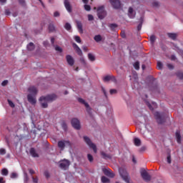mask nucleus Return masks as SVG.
<instances>
[{"label":"nucleus","mask_w":183,"mask_h":183,"mask_svg":"<svg viewBox=\"0 0 183 183\" xmlns=\"http://www.w3.org/2000/svg\"><path fill=\"white\" fill-rule=\"evenodd\" d=\"M29 94L27 96V99L30 104H36V94H38V89L35 86H31L28 89Z\"/></svg>","instance_id":"nucleus-1"},{"label":"nucleus","mask_w":183,"mask_h":183,"mask_svg":"<svg viewBox=\"0 0 183 183\" xmlns=\"http://www.w3.org/2000/svg\"><path fill=\"white\" fill-rule=\"evenodd\" d=\"M56 98V95H55V94L48 95L46 97H41L40 98L39 101H40L42 108H47L48 102H52V101H55Z\"/></svg>","instance_id":"nucleus-2"},{"label":"nucleus","mask_w":183,"mask_h":183,"mask_svg":"<svg viewBox=\"0 0 183 183\" xmlns=\"http://www.w3.org/2000/svg\"><path fill=\"white\" fill-rule=\"evenodd\" d=\"M119 172L122 179L125 181V182L129 183V176L128 175V172H127V170L124 168H120L119 169Z\"/></svg>","instance_id":"nucleus-3"},{"label":"nucleus","mask_w":183,"mask_h":183,"mask_svg":"<svg viewBox=\"0 0 183 183\" xmlns=\"http://www.w3.org/2000/svg\"><path fill=\"white\" fill-rule=\"evenodd\" d=\"M97 15L99 19H104L107 16V11H105L104 6H100L97 9Z\"/></svg>","instance_id":"nucleus-4"},{"label":"nucleus","mask_w":183,"mask_h":183,"mask_svg":"<svg viewBox=\"0 0 183 183\" xmlns=\"http://www.w3.org/2000/svg\"><path fill=\"white\" fill-rule=\"evenodd\" d=\"M58 147L59 148H60V149H64L65 147L71 148V142H69V141L63 140V141H59L58 142Z\"/></svg>","instance_id":"nucleus-5"},{"label":"nucleus","mask_w":183,"mask_h":183,"mask_svg":"<svg viewBox=\"0 0 183 183\" xmlns=\"http://www.w3.org/2000/svg\"><path fill=\"white\" fill-rule=\"evenodd\" d=\"M84 139L87 145H89V148H92L94 152L97 154V146H95V144L91 142V139H89V138L87 137H84Z\"/></svg>","instance_id":"nucleus-6"},{"label":"nucleus","mask_w":183,"mask_h":183,"mask_svg":"<svg viewBox=\"0 0 183 183\" xmlns=\"http://www.w3.org/2000/svg\"><path fill=\"white\" fill-rule=\"evenodd\" d=\"M140 174L142 175V178H143V179H144V181H151V176L149 174H148V172H147V171H145V169H142Z\"/></svg>","instance_id":"nucleus-7"},{"label":"nucleus","mask_w":183,"mask_h":183,"mask_svg":"<svg viewBox=\"0 0 183 183\" xmlns=\"http://www.w3.org/2000/svg\"><path fill=\"white\" fill-rule=\"evenodd\" d=\"M110 3L114 9H119V8H121V2L119 0H110Z\"/></svg>","instance_id":"nucleus-8"},{"label":"nucleus","mask_w":183,"mask_h":183,"mask_svg":"<svg viewBox=\"0 0 183 183\" xmlns=\"http://www.w3.org/2000/svg\"><path fill=\"white\" fill-rule=\"evenodd\" d=\"M71 125L75 129H79L81 128V124L79 123V120L78 119H73L71 120Z\"/></svg>","instance_id":"nucleus-9"},{"label":"nucleus","mask_w":183,"mask_h":183,"mask_svg":"<svg viewBox=\"0 0 183 183\" xmlns=\"http://www.w3.org/2000/svg\"><path fill=\"white\" fill-rule=\"evenodd\" d=\"M103 172L104 175H107V177H109V178H114V177H115V174H114L109 169H103Z\"/></svg>","instance_id":"nucleus-10"},{"label":"nucleus","mask_w":183,"mask_h":183,"mask_svg":"<svg viewBox=\"0 0 183 183\" xmlns=\"http://www.w3.org/2000/svg\"><path fill=\"white\" fill-rule=\"evenodd\" d=\"M154 117L159 124H162V121H164V115L160 114L158 112H156L154 113Z\"/></svg>","instance_id":"nucleus-11"},{"label":"nucleus","mask_w":183,"mask_h":183,"mask_svg":"<svg viewBox=\"0 0 183 183\" xmlns=\"http://www.w3.org/2000/svg\"><path fill=\"white\" fill-rule=\"evenodd\" d=\"M69 167V161L64 159L60 162V168L61 169H66Z\"/></svg>","instance_id":"nucleus-12"},{"label":"nucleus","mask_w":183,"mask_h":183,"mask_svg":"<svg viewBox=\"0 0 183 183\" xmlns=\"http://www.w3.org/2000/svg\"><path fill=\"white\" fill-rule=\"evenodd\" d=\"M73 47L76 50V52H77L78 55H79L80 56H82V51L81 50L79 46H78V45H76V44L74 43Z\"/></svg>","instance_id":"nucleus-13"},{"label":"nucleus","mask_w":183,"mask_h":183,"mask_svg":"<svg viewBox=\"0 0 183 183\" xmlns=\"http://www.w3.org/2000/svg\"><path fill=\"white\" fill-rule=\"evenodd\" d=\"M103 79L104 82H108V81H114L115 82L117 81L115 77H114L113 76H106L104 77Z\"/></svg>","instance_id":"nucleus-14"},{"label":"nucleus","mask_w":183,"mask_h":183,"mask_svg":"<svg viewBox=\"0 0 183 183\" xmlns=\"http://www.w3.org/2000/svg\"><path fill=\"white\" fill-rule=\"evenodd\" d=\"M64 6L66 9L68 11V12H71V4H69V1L68 0L64 1Z\"/></svg>","instance_id":"nucleus-15"},{"label":"nucleus","mask_w":183,"mask_h":183,"mask_svg":"<svg viewBox=\"0 0 183 183\" xmlns=\"http://www.w3.org/2000/svg\"><path fill=\"white\" fill-rule=\"evenodd\" d=\"M66 58L69 65H71V66L74 65V59L72 58V56H71L70 55H68L66 56Z\"/></svg>","instance_id":"nucleus-16"},{"label":"nucleus","mask_w":183,"mask_h":183,"mask_svg":"<svg viewBox=\"0 0 183 183\" xmlns=\"http://www.w3.org/2000/svg\"><path fill=\"white\" fill-rule=\"evenodd\" d=\"M147 107H149V109H151V111H152L153 109H155V108H157V103L153 102L152 103V104H149V102H147Z\"/></svg>","instance_id":"nucleus-17"},{"label":"nucleus","mask_w":183,"mask_h":183,"mask_svg":"<svg viewBox=\"0 0 183 183\" xmlns=\"http://www.w3.org/2000/svg\"><path fill=\"white\" fill-rule=\"evenodd\" d=\"M128 15H129V18H134L135 13H134V9H132V7H129Z\"/></svg>","instance_id":"nucleus-18"},{"label":"nucleus","mask_w":183,"mask_h":183,"mask_svg":"<svg viewBox=\"0 0 183 183\" xmlns=\"http://www.w3.org/2000/svg\"><path fill=\"white\" fill-rule=\"evenodd\" d=\"M78 101H79V102H80L81 104H84V105H85V107H86L87 111L89 109V105L86 102H85V100H84V99H81V98H79V99H78Z\"/></svg>","instance_id":"nucleus-19"},{"label":"nucleus","mask_w":183,"mask_h":183,"mask_svg":"<svg viewBox=\"0 0 183 183\" xmlns=\"http://www.w3.org/2000/svg\"><path fill=\"white\" fill-rule=\"evenodd\" d=\"M176 138L178 144H181V133L179 131L176 132Z\"/></svg>","instance_id":"nucleus-20"},{"label":"nucleus","mask_w":183,"mask_h":183,"mask_svg":"<svg viewBox=\"0 0 183 183\" xmlns=\"http://www.w3.org/2000/svg\"><path fill=\"white\" fill-rule=\"evenodd\" d=\"M76 25H77V28L79 29V31L80 32V34H82V32H83L82 23H81V21H76Z\"/></svg>","instance_id":"nucleus-21"},{"label":"nucleus","mask_w":183,"mask_h":183,"mask_svg":"<svg viewBox=\"0 0 183 183\" xmlns=\"http://www.w3.org/2000/svg\"><path fill=\"white\" fill-rule=\"evenodd\" d=\"M134 142L136 147H139L141 145V139L139 138H134Z\"/></svg>","instance_id":"nucleus-22"},{"label":"nucleus","mask_w":183,"mask_h":183,"mask_svg":"<svg viewBox=\"0 0 183 183\" xmlns=\"http://www.w3.org/2000/svg\"><path fill=\"white\" fill-rule=\"evenodd\" d=\"M30 154L31 156H33L34 157H38V154H36V152H35V149L31 148L30 149Z\"/></svg>","instance_id":"nucleus-23"},{"label":"nucleus","mask_w":183,"mask_h":183,"mask_svg":"<svg viewBox=\"0 0 183 183\" xmlns=\"http://www.w3.org/2000/svg\"><path fill=\"white\" fill-rule=\"evenodd\" d=\"M35 49V46L33 44V43H30L29 44L27 45V49L29 51H34Z\"/></svg>","instance_id":"nucleus-24"},{"label":"nucleus","mask_w":183,"mask_h":183,"mask_svg":"<svg viewBox=\"0 0 183 183\" xmlns=\"http://www.w3.org/2000/svg\"><path fill=\"white\" fill-rule=\"evenodd\" d=\"M167 35L171 39H177V34L168 33Z\"/></svg>","instance_id":"nucleus-25"},{"label":"nucleus","mask_w":183,"mask_h":183,"mask_svg":"<svg viewBox=\"0 0 183 183\" xmlns=\"http://www.w3.org/2000/svg\"><path fill=\"white\" fill-rule=\"evenodd\" d=\"M102 40V37L101 36V35H97L94 36V41H96V42H99Z\"/></svg>","instance_id":"nucleus-26"},{"label":"nucleus","mask_w":183,"mask_h":183,"mask_svg":"<svg viewBox=\"0 0 183 183\" xmlns=\"http://www.w3.org/2000/svg\"><path fill=\"white\" fill-rule=\"evenodd\" d=\"M88 58H89V59L90 61H95V56H94V54H91V53H89V54H88Z\"/></svg>","instance_id":"nucleus-27"},{"label":"nucleus","mask_w":183,"mask_h":183,"mask_svg":"<svg viewBox=\"0 0 183 183\" xmlns=\"http://www.w3.org/2000/svg\"><path fill=\"white\" fill-rule=\"evenodd\" d=\"M8 174H9L8 169H3L1 170V175H4V177H6V175H8Z\"/></svg>","instance_id":"nucleus-28"},{"label":"nucleus","mask_w":183,"mask_h":183,"mask_svg":"<svg viewBox=\"0 0 183 183\" xmlns=\"http://www.w3.org/2000/svg\"><path fill=\"white\" fill-rule=\"evenodd\" d=\"M102 182H103V183L109 182V179L103 176V177H102Z\"/></svg>","instance_id":"nucleus-29"},{"label":"nucleus","mask_w":183,"mask_h":183,"mask_svg":"<svg viewBox=\"0 0 183 183\" xmlns=\"http://www.w3.org/2000/svg\"><path fill=\"white\" fill-rule=\"evenodd\" d=\"M8 104L9 105V107H11V108H15V104H14V102L12 101H11L10 99H8Z\"/></svg>","instance_id":"nucleus-30"},{"label":"nucleus","mask_w":183,"mask_h":183,"mask_svg":"<svg viewBox=\"0 0 183 183\" xmlns=\"http://www.w3.org/2000/svg\"><path fill=\"white\" fill-rule=\"evenodd\" d=\"M49 31L50 32H54V31H55V26H54V25H52V24H50L49 26Z\"/></svg>","instance_id":"nucleus-31"},{"label":"nucleus","mask_w":183,"mask_h":183,"mask_svg":"<svg viewBox=\"0 0 183 183\" xmlns=\"http://www.w3.org/2000/svg\"><path fill=\"white\" fill-rule=\"evenodd\" d=\"M64 28L66 29V31H71V24H69V23H66Z\"/></svg>","instance_id":"nucleus-32"},{"label":"nucleus","mask_w":183,"mask_h":183,"mask_svg":"<svg viewBox=\"0 0 183 183\" xmlns=\"http://www.w3.org/2000/svg\"><path fill=\"white\" fill-rule=\"evenodd\" d=\"M74 40L76 41V42H77V44H81V37L78 36H75Z\"/></svg>","instance_id":"nucleus-33"},{"label":"nucleus","mask_w":183,"mask_h":183,"mask_svg":"<svg viewBox=\"0 0 183 183\" xmlns=\"http://www.w3.org/2000/svg\"><path fill=\"white\" fill-rule=\"evenodd\" d=\"M134 66L135 69H139V62L136 61V62L134 64Z\"/></svg>","instance_id":"nucleus-34"},{"label":"nucleus","mask_w":183,"mask_h":183,"mask_svg":"<svg viewBox=\"0 0 183 183\" xmlns=\"http://www.w3.org/2000/svg\"><path fill=\"white\" fill-rule=\"evenodd\" d=\"M87 158H88L89 162H92V161H94V157H92V155H91L89 154L87 155Z\"/></svg>","instance_id":"nucleus-35"},{"label":"nucleus","mask_w":183,"mask_h":183,"mask_svg":"<svg viewBox=\"0 0 183 183\" xmlns=\"http://www.w3.org/2000/svg\"><path fill=\"white\" fill-rule=\"evenodd\" d=\"M149 39H150V41L152 42V44H154V42H155V39H156L155 36H154V35L151 36Z\"/></svg>","instance_id":"nucleus-36"},{"label":"nucleus","mask_w":183,"mask_h":183,"mask_svg":"<svg viewBox=\"0 0 183 183\" xmlns=\"http://www.w3.org/2000/svg\"><path fill=\"white\" fill-rule=\"evenodd\" d=\"M84 9L86 11H91V6H89L88 4L84 5Z\"/></svg>","instance_id":"nucleus-37"},{"label":"nucleus","mask_w":183,"mask_h":183,"mask_svg":"<svg viewBox=\"0 0 183 183\" xmlns=\"http://www.w3.org/2000/svg\"><path fill=\"white\" fill-rule=\"evenodd\" d=\"M5 154H6V151L5 150V149H0V154L1 155H5Z\"/></svg>","instance_id":"nucleus-38"},{"label":"nucleus","mask_w":183,"mask_h":183,"mask_svg":"<svg viewBox=\"0 0 183 183\" xmlns=\"http://www.w3.org/2000/svg\"><path fill=\"white\" fill-rule=\"evenodd\" d=\"M55 50L57 51L58 52H62V48L59 47V46H56L55 47Z\"/></svg>","instance_id":"nucleus-39"},{"label":"nucleus","mask_w":183,"mask_h":183,"mask_svg":"<svg viewBox=\"0 0 183 183\" xmlns=\"http://www.w3.org/2000/svg\"><path fill=\"white\" fill-rule=\"evenodd\" d=\"M157 68L158 69H162V63H161L160 61L157 62Z\"/></svg>","instance_id":"nucleus-40"},{"label":"nucleus","mask_w":183,"mask_h":183,"mask_svg":"<svg viewBox=\"0 0 183 183\" xmlns=\"http://www.w3.org/2000/svg\"><path fill=\"white\" fill-rule=\"evenodd\" d=\"M177 76L178 78H179L180 79H183V73L182 72H179L177 74Z\"/></svg>","instance_id":"nucleus-41"},{"label":"nucleus","mask_w":183,"mask_h":183,"mask_svg":"<svg viewBox=\"0 0 183 183\" xmlns=\"http://www.w3.org/2000/svg\"><path fill=\"white\" fill-rule=\"evenodd\" d=\"M88 19L89 21H94V16H92V14H89Z\"/></svg>","instance_id":"nucleus-42"},{"label":"nucleus","mask_w":183,"mask_h":183,"mask_svg":"<svg viewBox=\"0 0 183 183\" xmlns=\"http://www.w3.org/2000/svg\"><path fill=\"white\" fill-rule=\"evenodd\" d=\"M2 86H6V85H8V80H4L2 83H1Z\"/></svg>","instance_id":"nucleus-43"},{"label":"nucleus","mask_w":183,"mask_h":183,"mask_svg":"<svg viewBox=\"0 0 183 183\" xmlns=\"http://www.w3.org/2000/svg\"><path fill=\"white\" fill-rule=\"evenodd\" d=\"M17 176H18V174H16V173L13 172L11 174V178H16Z\"/></svg>","instance_id":"nucleus-44"},{"label":"nucleus","mask_w":183,"mask_h":183,"mask_svg":"<svg viewBox=\"0 0 183 183\" xmlns=\"http://www.w3.org/2000/svg\"><path fill=\"white\" fill-rule=\"evenodd\" d=\"M110 94L111 95H114V94H117V89H111Z\"/></svg>","instance_id":"nucleus-45"},{"label":"nucleus","mask_w":183,"mask_h":183,"mask_svg":"<svg viewBox=\"0 0 183 183\" xmlns=\"http://www.w3.org/2000/svg\"><path fill=\"white\" fill-rule=\"evenodd\" d=\"M167 162H168V164H171V156L170 155H169L167 157Z\"/></svg>","instance_id":"nucleus-46"},{"label":"nucleus","mask_w":183,"mask_h":183,"mask_svg":"<svg viewBox=\"0 0 183 183\" xmlns=\"http://www.w3.org/2000/svg\"><path fill=\"white\" fill-rule=\"evenodd\" d=\"M167 67L169 68V69H174V66L172 64H167Z\"/></svg>","instance_id":"nucleus-47"},{"label":"nucleus","mask_w":183,"mask_h":183,"mask_svg":"<svg viewBox=\"0 0 183 183\" xmlns=\"http://www.w3.org/2000/svg\"><path fill=\"white\" fill-rule=\"evenodd\" d=\"M29 172H30V174H31V175H34V174H35V171H34V169H29Z\"/></svg>","instance_id":"nucleus-48"},{"label":"nucleus","mask_w":183,"mask_h":183,"mask_svg":"<svg viewBox=\"0 0 183 183\" xmlns=\"http://www.w3.org/2000/svg\"><path fill=\"white\" fill-rule=\"evenodd\" d=\"M44 175H45L46 178H49V173H48V172H44Z\"/></svg>","instance_id":"nucleus-49"},{"label":"nucleus","mask_w":183,"mask_h":183,"mask_svg":"<svg viewBox=\"0 0 183 183\" xmlns=\"http://www.w3.org/2000/svg\"><path fill=\"white\" fill-rule=\"evenodd\" d=\"M82 49H83V51H84V52H86V51H88V47H86V46H83V47H82Z\"/></svg>","instance_id":"nucleus-50"},{"label":"nucleus","mask_w":183,"mask_h":183,"mask_svg":"<svg viewBox=\"0 0 183 183\" xmlns=\"http://www.w3.org/2000/svg\"><path fill=\"white\" fill-rule=\"evenodd\" d=\"M0 183H5V181L4 180V177H0Z\"/></svg>","instance_id":"nucleus-51"},{"label":"nucleus","mask_w":183,"mask_h":183,"mask_svg":"<svg viewBox=\"0 0 183 183\" xmlns=\"http://www.w3.org/2000/svg\"><path fill=\"white\" fill-rule=\"evenodd\" d=\"M54 16H59V12L56 11V12H54Z\"/></svg>","instance_id":"nucleus-52"},{"label":"nucleus","mask_w":183,"mask_h":183,"mask_svg":"<svg viewBox=\"0 0 183 183\" xmlns=\"http://www.w3.org/2000/svg\"><path fill=\"white\" fill-rule=\"evenodd\" d=\"M33 182H34V183L38 182V179H37V178H34V177H33Z\"/></svg>","instance_id":"nucleus-53"},{"label":"nucleus","mask_w":183,"mask_h":183,"mask_svg":"<svg viewBox=\"0 0 183 183\" xmlns=\"http://www.w3.org/2000/svg\"><path fill=\"white\" fill-rule=\"evenodd\" d=\"M54 41H55V39H54V37H52V38L51 39V44H54Z\"/></svg>","instance_id":"nucleus-54"},{"label":"nucleus","mask_w":183,"mask_h":183,"mask_svg":"<svg viewBox=\"0 0 183 183\" xmlns=\"http://www.w3.org/2000/svg\"><path fill=\"white\" fill-rule=\"evenodd\" d=\"M111 28H117V24H111Z\"/></svg>","instance_id":"nucleus-55"},{"label":"nucleus","mask_w":183,"mask_h":183,"mask_svg":"<svg viewBox=\"0 0 183 183\" xmlns=\"http://www.w3.org/2000/svg\"><path fill=\"white\" fill-rule=\"evenodd\" d=\"M0 2L1 4H5V2H6V0H0Z\"/></svg>","instance_id":"nucleus-56"},{"label":"nucleus","mask_w":183,"mask_h":183,"mask_svg":"<svg viewBox=\"0 0 183 183\" xmlns=\"http://www.w3.org/2000/svg\"><path fill=\"white\" fill-rule=\"evenodd\" d=\"M121 36H122V38H125V33H122Z\"/></svg>","instance_id":"nucleus-57"},{"label":"nucleus","mask_w":183,"mask_h":183,"mask_svg":"<svg viewBox=\"0 0 183 183\" xmlns=\"http://www.w3.org/2000/svg\"><path fill=\"white\" fill-rule=\"evenodd\" d=\"M141 28H142V26H141V24H139V25L138 26V27H137L138 31L141 30Z\"/></svg>","instance_id":"nucleus-58"},{"label":"nucleus","mask_w":183,"mask_h":183,"mask_svg":"<svg viewBox=\"0 0 183 183\" xmlns=\"http://www.w3.org/2000/svg\"><path fill=\"white\" fill-rule=\"evenodd\" d=\"M82 1L84 2V4H88V0H82Z\"/></svg>","instance_id":"nucleus-59"},{"label":"nucleus","mask_w":183,"mask_h":183,"mask_svg":"<svg viewBox=\"0 0 183 183\" xmlns=\"http://www.w3.org/2000/svg\"><path fill=\"white\" fill-rule=\"evenodd\" d=\"M44 46H46V45H48V43L46 41H44Z\"/></svg>","instance_id":"nucleus-60"},{"label":"nucleus","mask_w":183,"mask_h":183,"mask_svg":"<svg viewBox=\"0 0 183 183\" xmlns=\"http://www.w3.org/2000/svg\"><path fill=\"white\" fill-rule=\"evenodd\" d=\"M6 15H9V11L8 10L6 11Z\"/></svg>","instance_id":"nucleus-61"},{"label":"nucleus","mask_w":183,"mask_h":183,"mask_svg":"<svg viewBox=\"0 0 183 183\" xmlns=\"http://www.w3.org/2000/svg\"><path fill=\"white\" fill-rule=\"evenodd\" d=\"M20 4H24V0H19Z\"/></svg>","instance_id":"nucleus-62"},{"label":"nucleus","mask_w":183,"mask_h":183,"mask_svg":"<svg viewBox=\"0 0 183 183\" xmlns=\"http://www.w3.org/2000/svg\"><path fill=\"white\" fill-rule=\"evenodd\" d=\"M142 69H145V65L143 64V65L142 66Z\"/></svg>","instance_id":"nucleus-63"},{"label":"nucleus","mask_w":183,"mask_h":183,"mask_svg":"<svg viewBox=\"0 0 183 183\" xmlns=\"http://www.w3.org/2000/svg\"><path fill=\"white\" fill-rule=\"evenodd\" d=\"M172 59H175V56H172Z\"/></svg>","instance_id":"nucleus-64"}]
</instances>
